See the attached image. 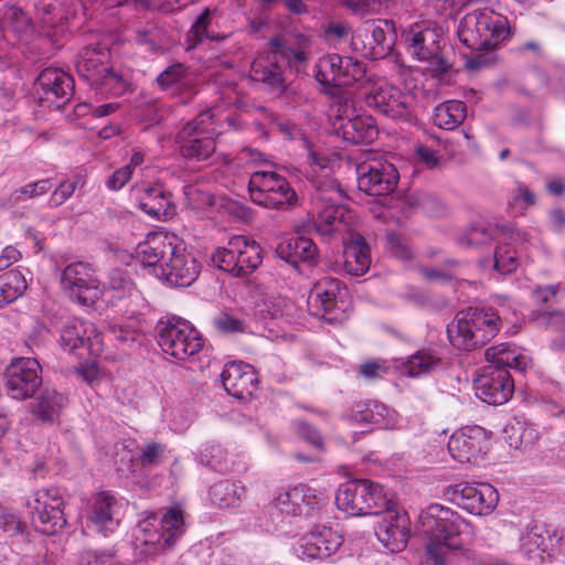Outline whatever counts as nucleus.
<instances>
[{"instance_id":"f257e3e1","label":"nucleus","mask_w":565,"mask_h":565,"mask_svg":"<svg viewBox=\"0 0 565 565\" xmlns=\"http://www.w3.org/2000/svg\"><path fill=\"white\" fill-rule=\"evenodd\" d=\"M137 258L152 268L159 279L174 287L192 285L199 274L200 264L186 250L185 243L174 234L152 232L136 247Z\"/></svg>"},{"instance_id":"f03ea898","label":"nucleus","mask_w":565,"mask_h":565,"mask_svg":"<svg viewBox=\"0 0 565 565\" xmlns=\"http://www.w3.org/2000/svg\"><path fill=\"white\" fill-rule=\"evenodd\" d=\"M423 533L428 537L426 544L427 562L431 565H447L451 551L459 550V535L469 524L454 510L440 504H431L419 515Z\"/></svg>"},{"instance_id":"7ed1b4c3","label":"nucleus","mask_w":565,"mask_h":565,"mask_svg":"<svg viewBox=\"0 0 565 565\" xmlns=\"http://www.w3.org/2000/svg\"><path fill=\"white\" fill-rule=\"evenodd\" d=\"M500 326V317L491 308H469L456 315L447 326V335L455 348L471 351L493 339Z\"/></svg>"},{"instance_id":"20e7f679","label":"nucleus","mask_w":565,"mask_h":565,"mask_svg":"<svg viewBox=\"0 0 565 565\" xmlns=\"http://www.w3.org/2000/svg\"><path fill=\"white\" fill-rule=\"evenodd\" d=\"M507 19L493 11L475 10L461 19L458 38L471 51L493 50L507 36Z\"/></svg>"},{"instance_id":"39448f33","label":"nucleus","mask_w":565,"mask_h":565,"mask_svg":"<svg viewBox=\"0 0 565 565\" xmlns=\"http://www.w3.org/2000/svg\"><path fill=\"white\" fill-rule=\"evenodd\" d=\"M342 199V190L334 181L317 186L312 195L315 215L312 227L321 236L344 233L350 230L353 214L338 202Z\"/></svg>"},{"instance_id":"423d86ee","label":"nucleus","mask_w":565,"mask_h":565,"mask_svg":"<svg viewBox=\"0 0 565 565\" xmlns=\"http://www.w3.org/2000/svg\"><path fill=\"white\" fill-rule=\"evenodd\" d=\"M250 200L266 209L286 210L297 203L298 196L285 177L274 171H255L248 182Z\"/></svg>"},{"instance_id":"0eeeda50","label":"nucleus","mask_w":565,"mask_h":565,"mask_svg":"<svg viewBox=\"0 0 565 565\" xmlns=\"http://www.w3.org/2000/svg\"><path fill=\"white\" fill-rule=\"evenodd\" d=\"M158 344L166 354L183 361L198 354L204 341L201 333L189 321L172 318L167 322H160Z\"/></svg>"},{"instance_id":"6e6552de","label":"nucleus","mask_w":565,"mask_h":565,"mask_svg":"<svg viewBox=\"0 0 565 565\" xmlns=\"http://www.w3.org/2000/svg\"><path fill=\"white\" fill-rule=\"evenodd\" d=\"M348 289L341 280L323 277L311 288L308 307L312 316L328 322L342 321L348 309Z\"/></svg>"},{"instance_id":"1a4fd4ad","label":"nucleus","mask_w":565,"mask_h":565,"mask_svg":"<svg viewBox=\"0 0 565 565\" xmlns=\"http://www.w3.org/2000/svg\"><path fill=\"white\" fill-rule=\"evenodd\" d=\"M26 505L31 510L32 522L39 532L53 535L65 526L64 501L58 489L35 491Z\"/></svg>"},{"instance_id":"9d476101","label":"nucleus","mask_w":565,"mask_h":565,"mask_svg":"<svg viewBox=\"0 0 565 565\" xmlns=\"http://www.w3.org/2000/svg\"><path fill=\"white\" fill-rule=\"evenodd\" d=\"M402 38L412 56L418 61L429 62L436 73L448 72L449 64L440 55L441 35L436 29L415 23L403 32Z\"/></svg>"},{"instance_id":"9b49d317","label":"nucleus","mask_w":565,"mask_h":565,"mask_svg":"<svg viewBox=\"0 0 565 565\" xmlns=\"http://www.w3.org/2000/svg\"><path fill=\"white\" fill-rule=\"evenodd\" d=\"M61 284L70 298L83 306L94 305L104 292L92 267L82 262L72 263L63 269Z\"/></svg>"},{"instance_id":"f8f14e48","label":"nucleus","mask_w":565,"mask_h":565,"mask_svg":"<svg viewBox=\"0 0 565 565\" xmlns=\"http://www.w3.org/2000/svg\"><path fill=\"white\" fill-rule=\"evenodd\" d=\"M365 66L351 56L328 54L317 64L316 79L324 87H347L362 79Z\"/></svg>"},{"instance_id":"ddd939ff","label":"nucleus","mask_w":565,"mask_h":565,"mask_svg":"<svg viewBox=\"0 0 565 565\" xmlns=\"http://www.w3.org/2000/svg\"><path fill=\"white\" fill-rule=\"evenodd\" d=\"M397 34L392 20L380 19L372 23L371 29L359 31L351 39L352 50L362 56L380 60L387 56L395 43Z\"/></svg>"},{"instance_id":"4468645a","label":"nucleus","mask_w":565,"mask_h":565,"mask_svg":"<svg viewBox=\"0 0 565 565\" xmlns=\"http://www.w3.org/2000/svg\"><path fill=\"white\" fill-rule=\"evenodd\" d=\"M358 186L372 196L391 194L397 186L399 174L391 162L373 158L356 167Z\"/></svg>"},{"instance_id":"2eb2a0df","label":"nucleus","mask_w":565,"mask_h":565,"mask_svg":"<svg viewBox=\"0 0 565 565\" xmlns=\"http://www.w3.org/2000/svg\"><path fill=\"white\" fill-rule=\"evenodd\" d=\"M4 380L10 397L26 399L42 383L41 365L34 358H17L6 367Z\"/></svg>"},{"instance_id":"dca6fc26","label":"nucleus","mask_w":565,"mask_h":565,"mask_svg":"<svg viewBox=\"0 0 565 565\" xmlns=\"http://www.w3.org/2000/svg\"><path fill=\"white\" fill-rule=\"evenodd\" d=\"M452 501L471 514L486 515L494 510L499 493L490 483H457L448 488Z\"/></svg>"},{"instance_id":"f3484780","label":"nucleus","mask_w":565,"mask_h":565,"mask_svg":"<svg viewBox=\"0 0 565 565\" xmlns=\"http://www.w3.org/2000/svg\"><path fill=\"white\" fill-rule=\"evenodd\" d=\"M145 544L158 545L161 548L171 547L184 532V512L179 504L169 508L158 521L157 519L142 522Z\"/></svg>"},{"instance_id":"a211bd4d","label":"nucleus","mask_w":565,"mask_h":565,"mask_svg":"<svg viewBox=\"0 0 565 565\" xmlns=\"http://www.w3.org/2000/svg\"><path fill=\"white\" fill-rule=\"evenodd\" d=\"M322 493L308 484H297L279 492L273 500V507L289 516H310L322 505Z\"/></svg>"},{"instance_id":"6ab92c4d","label":"nucleus","mask_w":565,"mask_h":565,"mask_svg":"<svg viewBox=\"0 0 565 565\" xmlns=\"http://www.w3.org/2000/svg\"><path fill=\"white\" fill-rule=\"evenodd\" d=\"M125 502L111 491H100L92 500L87 519L90 526L104 536L114 533L124 514Z\"/></svg>"},{"instance_id":"aec40b11","label":"nucleus","mask_w":565,"mask_h":565,"mask_svg":"<svg viewBox=\"0 0 565 565\" xmlns=\"http://www.w3.org/2000/svg\"><path fill=\"white\" fill-rule=\"evenodd\" d=\"M60 344L70 353L76 354L77 350L86 349L89 354L99 355L104 347V337L94 323L74 318L63 326Z\"/></svg>"},{"instance_id":"412c9836","label":"nucleus","mask_w":565,"mask_h":565,"mask_svg":"<svg viewBox=\"0 0 565 565\" xmlns=\"http://www.w3.org/2000/svg\"><path fill=\"white\" fill-rule=\"evenodd\" d=\"M476 396L489 405H502L513 394L514 385L508 370L487 365L475 381Z\"/></svg>"},{"instance_id":"4be33fe9","label":"nucleus","mask_w":565,"mask_h":565,"mask_svg":"<svg viewBox=\"0 0 565 565\" xmlns=\"http://www.w3.org/2000/svg\"><path fill=\"white\" fill-rule=\"evenodd\" d=\"M490 446L488 431L480 426H465L456 430L448 440L450 456L459 462H469L486 454Z\"/></svg>"},{"instance_id":"5701e85b","label":"nucleus","mask_w":565,"mask_h":565,"mask_svg":"<svg viewBox=\"0 0 565 565\" xmlns=\"http://www.w3.org/2000/svg\"><path fill=\"white\" fill-rule=\"evenodd\" d=\"M561 537L557 530L547 524H534L521 536L520 553L534 565L541 564L544 555L551 556Z\"/></svg>"},{"instance_id":"b1692460","label":"nucleus","mask_w":565,"mask_h":565,"mask_svg":"<svg viewBox=\"0 0 565 565\" xmlns=\"http://www.w3.org/2000/svg\"><path fill=\"white\" fill-rule=\"evenodd\" d=\"M342 544L341 534L331 527L318 525L298 541L296 552L301 558L324 559L333 555Z\"/></svg>"},{"instance_id":"393cba45","label":"nucleus","mask_w":565,"mask_h":565,"mask_svg":"<svg viewBox=\"0 0 565 565\" xmlns=\"http://www.w3.org/2000/svg\"><path fill=\"white\" fill-rule=\"evenodd\" d=\"M214 113L212 109L204 110L195 119L189 121L178 134L177 140L180 143V153L186 159L206 160L215 151V142L210 137H194L206 120H212Z\"/></svg>"},{"instance_id":"a878e982","label":"nucleus","mask_w":565,"mask_h":565,"mask_svg":"<svg viewBox=\"0 0 565 565\" xmlns=\"http://www.w3.org/2000/svg\"><path fill=\"white\" fill-rule=\"evenodd\" d=\"M365 104L392 119L406 118L409 115L408 100L411 97L398 87L380 84L365 93Z\"/></svg>"},{"instance_id":"bb28decb","label":"nucleus","mask_w":565,"mask_h":565,"mask_svg":"<svg viewBox=\"0 0 565 565\" xmlns=\"http://www.w3.org/2000/svg\"><path fill=\"white\" fill-rule=\"evenodd\" d=\"M40 99L57 109L62 108L74 94L73 77L58 68L43 70L36 81Z\"/></svg>"},{"instance_id":"cd10ccee","label":"nucleus","mask_w":565,"mask_h":565,"mask_svg":"<svg viewBox=\"0 0 565 565\" xmlns=\"http://www.w3.org/2000/svg\"><path fill=\"white\" fill-rule=\"evenodd\" d=\"M411 521L405 512L390 510L376 527L379 541L392 553L403 551L409 539Z\"/></svg>"},{"instance_id":"c85d7f7f","label":"nucleus","mask_w":565,"mask_h":565,"mask_svg":"<svg viewBox=\"0 0 565 565\" xmlns=\"http://www.w3.org/2000/svg\"><path fill=\"white\" fill-rule=\"evenodd\" d=\"M221 381L227 394L237 399L250 396L258 383L254 367L243 362L225 364Z\"/></svg>"},{"instance_id":"c756f323","label":"nucleus","mask_w":565,"mask_h":565,"mask_svg":"<svg viewBox=\"0 0 565 565\" xmlns=\"http://www.w3.org/2000/svg\"><path fill=\"white\" fill-rule=\"evenodd\" d=\"M110 51L100 43L89 44L79 50L76 56V71L90 86L100 79L103 73L109 67Z\"/></svg>"},{"instance_id":"7c9ffc66","label":"nucleus","mask_w":565,"mask_h":565,"mask_svg":"<svg viewBox=\"0 0 565 565\" xmlns=\"http://www.w3.org/2000/svg\"><path fill=\"white\" fill-rule=\"evenodd\" d=\"M334 132L343 140L353 143H371L379 130L371 116L358 115L352 118L339 117L333 122Z\"/></svg>"},{"instance_id":"2f4dec72","label":"nucleus","mask_w":565,"mask_h":565,"mask_svg":"<svg viewBox=\"0 0 565 565\" xmlns=\"http://www.w3.org/2000/svg\"><path fill=\"white\" fill-rule=\"evenodd\" d=\"M274 50L265 52L257 56L250 65L249 76L253 81L263 83L267 88L275 93H281L285 89L282 68L279 64Z\"/></svg>"},{"instance_id":"473e14b6","label":"nucleus","mask_w":565,"mask_h":565,"mask_svg":"<svg viewBox=\"0 0 565 565\" xmlns=\"http://www.w3.org/2000/svg\"><path fill=\"white\" fill-rule=\"evenodd\" d=\"M348 418L355 424H375L385 429H393L398 424L396 412L377 401L356 403Z\"/></svg>"},{"instance_id":"72a5a7b5","label":"nucleus","mask_w":565,"mask_h":565,"mask_svg":"<svg viewBox=\"0 0 565 565\" xmlns=\"http://www.w3.org/2000/svg\"><path fill=\"white\" fill-rule=\"evenodd\" d=\"M138 206L156 220H169L175 214L170 192L161 185L145 188L138 199Z\"/></svg>"},{"instance_id":"f704fd0d","label":"nucleus","mask_w":565,"mask_h":565,"mask_svg":"<svg viewBox=\"0 0 565 565\" xmlns=\"http://www.w3.org/2000/svg\"><path fill=\"white\" fill-rule=\"evenodd\" d=\"M279 258L298 267L299 264L315 266L318 260V248L312 239L305 236H296L279 244L276 249Z\"/></svg>"},{"instance_id":"c9c22d12","label":"nucleus","mask_w":565,"mask_h":565,"mask_svg":"<svg viewBox=\"0 0 565 565\" xmlns=\"http://www.w3.org/2000/svg\"><path fill=\"white\" fill-rule=\"evenodd\" d=\"M364 494L366 488L364 479H354L340 486L335 494V504L340 511L350 516L365 515L367 504Z\"/></svg>"},{"instance_id":"e433bc0d","label":"nucleus","mask_w":565,"mask_h":565,"mask_svg":"<svg viewBox=\"0 0 565 565\" xmlns=\"http://www.w3.org/2000/svg\"><path fill=\"white\" fill-rule=\"evenodd\" d=\"M231 246H234L235 259L239 267L237 277L252 274L262 264V247L256 241L243 235H235L231 237Z\"/></svg>"},{"instance_id":"4c0bfd02","label":"nucleus","mask_w":565,"mask_h":565,"mask_svg":"<svg viewBox=\"0 0 565 565\" xmlns=\"http://www.w3.org/2000/svg\"><path fill=\"white\" fill-rule=\"evenodd\" d=\"M342 241L344 244L343 265L345 271L353 276L364 275L371 265L370 248L364 238L356 235L352 236L349 243L344 237Z\"/></svg>"},{"instance_id":"58836bf2","label":"nucleus","mask_w":565,"mask_h":565,"mask_svg":"<svg viewBox=\"0 0 565 565\" xmlns=\"http://www.w3.org/2000/svg\"><path fill=\"white\" fill-rule=\"evenodd\" d=\"M486 359L489 365H495L502 370L514 369L516 371H524L530 363V359L526 355L519 352L515 348L512 349L507 343L488 348Z\"/></svg>"},{"instance_id":"ea45409f","label":"nucleus","mask_w":565,"mask_h":565,"mask_svg":"<svg viewBox=\"0 0 565 565\" xmlns=\"http://www.w3.org/2000/svg\"><path fill=\"white\" fill-rule=\"evenodd\" d=\"M296 40L297 47H292L279 38L271 39L269 41V45L281 62H285L288 65H291V63L301 64L305 63L309 57L311 40L305 34H298Z\"/></svg>"},{"instance_id":"a19ab883","label":"nucleus","mask_w":565,"mask_h":565,"mask_svg":"<svg viewBox=\"0 0 565 565\" xmlns=\"http://www.w3.org/2000/svg\"><path fill=\"white\" fill-rule=\"evenodd\" d=\"M244 493L243 486L230 480H221L211 486L209 499L213 505L228 509L237 507Z\"/></svg>"},{"instance_id":"79ce46f5","label":"nucleus","mask_w":565,"mask_h":565,"mask_svg":"<svg viewBox=\"0 0 565 565\" xmlns=\"http://www.w3.org/2000/svg\"><path fill=\"white\" fill-rule=\"evenodd\" d=\"M441 365V359L435 351L419 350L402 362L399 371L402 374L416 377L428 374Z\"/></svg>"},{"instance_id":"37998d69","label":"nucleus","mask_w":565,"mask_h":565,"mask_svg":"<svg viewBox=\"0 0 565 565\" xmlns=\"http://www.w3.org/2000/svg\"><path fill=\"white\" fill-rule=\"evenodd\" d=\"M467 108L463 102L447 100L439 104L434 111V122L441 129L454 130L463 122Z\"/></svg>"},{"instance_id":"c03bdc74","label":"nucleus","mask_w":565,"mask_h":565,"mask_svg":"<svg viewBox=\"0 0 565 565\" xmlns=\"http://www.w3.org/2000/svg\"><path fill=\"white\" fill-rule=\"evenodd\" d=\"M67 398L55 390L45 388L38 397L33 413L43 422L53 423L65 407Z\"/></svg>"},{"instance_id":"a18cd8bd","label":"nucleus","mask_w":565,"mask_h":565,"mask_svg":"<svg viewBox=\"0 0 565 565\" xmlns=\"http://www.w3.org/2000/svg\"><path fill=\"white\" fill-rule=\"evenodd\" d=\"M366 494H364L365 504H367V509L365 510V515H379L382 513L390 512L392 510L394 503L392 499L388 497L387 492L384 488L374 481L369 479H364Z\"/></svg>"},{"instance_id":"49530a36","label":"nucleus","mask_w":565,"mask_h":565,"mask_svg":"<svg viewBox=\"0 0 565 565\" xmlns=\"http://www.w3.org/2000/svg\"><path fill=\"white\" fill-rule=\"evenodd\" d=\"M492 241L499 242L497 224H473L459 237L458 243L463 247H481Z\"/></svg>"},{"instance_id":"de8ad7c7","label":"nucleus","mask_w":565,"mask_h":565,"mask_svg":"<svg viewBox=\"0 0 565 565\" xmlns=\"http://www.w3.org/2000/svg\"><path fill=\"white\" fill-rule=\"evenodd\" d=\"M100 75L102 78L95 81L92 86L100 89L102 93L118 97L129 89V82L124 78L121 74L116 73L110 66Z\"/></svg>"},{"instance_id":"09e8293b","label":"nucleus","mask_w":565,"mask_h":565,"mask_svg":"<svg viewBox=\"0 0 565 565\" xmlns=\"http://www.w3.org/2000/svg\"><path fill=\"white\" fill-rule=\"evenodd\" d=\"M211 12L205 9L192 24L186 34V50H193L203 42L204 39L215 40L218 36L210 34L209 26L211 23Z\"/></svg>"},{"instance_id":"8fccbe9b","label":"nucleus","mask_w":565,"mask_h":565,"mask_svg":"<svg viewBox=\"0 0 565 565\" xmlns=\"http://www.w3.org/2000/svg\"><path fill=\"white\" fill-rule=\"evenodd\" d=\"M0 287L8 300L13 302L25 292L28 282L22 271L12 269L0 276Z\"/></svg>"},{"instance_id":"3c124183","label":"nucleus","mask_w":565,"mask_h":565,"mask_svg":"<svg viewBox=\"0 0 565 565\" xmlns=\"http://www.w3.org/2000/svg\"><path fill=\"white\" fill-rule=\"evenodd\" d=\"M35 10L44 26L54 28L63 19V12L57 0H40L35 4Z\"/></svg>"},{"instance_id":"603ef678","label":"nucleus","mask_w":565,"mask_h":565,"mask_svg":"<svg viewBox=\"0 0 565 565\" xmlns=\"http://www.w3.org/2000/svg\"><path fill=\"white\" fill-rule=\"evenodd\" d=\"M234 246H231V239L226 246L218 247L212 254V262L217 266L218 269L237 277L239 267H237L235 257Z\"/></svg>"},{"instance_id":"864d4df0","label":"nucleus","mask_w":565,"mask_h":565,"mask_svg":"<svg viewBox=\"0 0 565 565\" xmlns=\"http://www.w3.org/2000/svg\"><path fill=\"white\" fill-rule=\"evenodd\" d=\"M108 286L109 289L116 292L115 297L122 298L125 296H131L135 291V284L128 274L122 269H111L108 274Z\"/></svg>"},{"instance_id":"5fc2aeb1","label":"nucleus","mask_w":565,"mask_h":565,"mask_svg":"<svg viewBox=\"0 0 565 565\" xmlns=\"http://www.w3.org/2000/svg\"><path fill=\"white\" fill-rule=\"evenodd\" d=\"M386 243L390 252L398 259L411 260L413 258L412 248L402 233L387 231Z\"/></svg>"},{"instance_id":"6e6d98bb","label":"nucleus","mask_w":565,"mask_h":565,"mask_svg":"<svg viewBox=\"0 0 565 565\" xmlns=\"http://www.w3.org/2000/svg\"><path fill=\"white\" fill-rule=\"evenodd\" d=\"M166 458V445L151 441L148 443L139 454V461L142 467H154Z\"/></svg>"},{"instance_id":"4d7b16f0","label":"nucleus","mask_w":565,"mask_h":565,"mask_svg":"<svg viewBox=\"0 0 565 565\" xmlns=\"http://www.w3.org/2000/svg\"><path fill=\"white\" fill-rule=\"evenodd\" d=\"M518 266L515 252L503 245L497 246L494 250L493 267L501 274H510Z\"/></svg>"},{"instance_id":"13d9d810","label":"nucleus","mask_w":565,"mask_h":565,"mask_svg":"<svg viewBox=\"0 0 565 565\" xmlns=\"http://www.w3.org/2000/svg\"><path fill=\"white\" fill-rule=\"evenodd\" d=\"M200 461L217 471L227 469L226 454L220 446H211L201 451Z\"/></svg>"},{"instance_id":"bf43d9fd","label":"nucleus","mask_w":565,"mask_h":565,"mask_svg":"<svg viewBox=\"0 0 565 565\" xmlns=\"http://www.w3.org/2000/svg\"><path fill=\"white\" fill-rule=\"evenodd\" d=\"M186 70L182 63L172 64L158 75L157 83L161 88L167 89L184 78Z\"/></svg>"},{"instance_id":"052dcab7","label":"nucleus","mask_w":565,"mask_h":565,"mask_svg":"<svg viewBox=\"0 0 565 565\" xmlns=\"http://www.w3.org/2000/svg\"><path fill=\"white\" fill-rule=\"evenodd\" d=\"M535 203V195L524 184L519 183L513 191L510 202V207L518 213H522L529 206Z\"/></svg>"},{"instance_id":"680f3d73","label":"nucleus","mask_w":565,"mask_h":565,"mask_svg":"<svg viewBox=\"0 0 565 565\" xmlns=\"http://www.w3.org/2000/svg\"><path fill=\"white\" fill-rule=\"evenodd\" d=\"M79 179L77 180H66L61 182L57 188L52 192L49 199L50 207H58L63 203H65L75 192L78 185Z\"/></svg>"},{"instance_id":"e2e57ef3","label":"nucleus","mask_w":565,"mask_h":565,"mask_svg":"<svg viewBox=\"0 0 565 565\" xmlns=\"http://www.w3.org/2000/svg\"><path fill=\"white\" fill-rule=\"evenodd\" d=\"M497 231L501 244H523L527 242V234L512 224H497Z\"/></svg>"},{"instance_id":"0e129e2a","label":"nucleus","mask_w":565,"mask_h":565,"mask_svg":"<svg viewBox=\"0 0 565 565\" xmlns=\"http://www.w3.org/2000/svg\"><path fill=\"white\" fill-rule=\"evenodd\" d=\"M52 188L51 179H42L21 186L20 193L23 194L25 201L34 200L50 192Z\"/></svg>"},{"instance_id":"69168bd1","label":"nucleus","mask_w":565,"mask_h":565,"mask_svg":"<svg viewBox=\"0 0 565 565\" xmlns=\"http://www.w3.org/2000/svg\"><path fill=\"white\" fill-rule=\"evenodd\" d=\"M214 328L222 333L244 331V322L228 313H220L213 319Z\"/></svg>"},{"instance_id":"338daca9","label":"nucleus","mask_w":565,"mask_h":565,"mask_svg":"<svg viewBox=\"0 0 565 565\" xmlns=\"http://www.w3.org/2000/svg\"><path fill=\"white\" fill-rule=\"evenodd\" d=\"M294 425L295 430L299 437L303 438L317 448H322L323 438L313 426L303 420H297Z\"/></svg>"},{"instance_id":"774afa93","label":"nucleus","mask_w":565,"mask_h":565,"mask_svg":"<svg viewBox=\"0 0 565 565\" xmlns=\"http://www.w3.org/2000/svg\"><path fill=\"white\" fill-rule=\"evenodd\" d=\"M282 315L284 310L280 301L265 300L262 305H258V316L265 323L281 319Z\"/></svg>"}]
</instances>
